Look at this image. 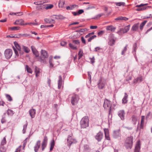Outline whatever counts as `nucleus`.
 <instances>
[{"label":"nucleus","mask_w":152,"mask_h":152,"mask_svg":"<svg viewBox=\"0 0 152 152\" xmlns=\"http://www.w3.org/2000/svg\"><path fill=\"white\" fill-rule=\"evenodd\" d=\"M80 125L81 128H85L89 126L88 117L85 116L83 117L80 121Z\"/></svg>","instance_id":"1"},{"label":"nucleus","mask_w":152,"mask_h":152,"mask_svg":"<svg viewBox=\"0 0 152 152\" xmlns=\"http://www.w3.org/2000/svg\"><path fill=\"white\" fill-rule=\"evenodd\" d=\"M133 138L132 137H127L125 141L124 146L127 149H131L132 146Z\"/></svg>","instance_id":"2"},{"label":"nucleus","mask_w":152,"mask_h":152,"mask_svg":"<svg viewBox=\"0 0 152 152\" xmlns=\"http://www.w3.org/2000/svg\"><path fill=\"white\" fill-rule=\"evenodd\" d=\"M45 3V2H44V1H39L35 2L34 3V4L37 5L36 7V8L37 10H40L45 9L46 4H43Z\"/></svg>","instance_id":"3"},{"label":"nucleus","mask_w":152,"mask_h":152,"mask_svg":"<svg viewBox=\"0 0 152 152\" xmlns=\"http://www.w3.org/2000/svg\"><path fill=\"white\" fill-rule=\"evenodd\" d=\"M77 142L76 140L71 135H69L67 139V144L69 148L72 144Z\"/></svg>","instance_id":"4"},{"label":"nucleus","mask_w":152,"mask_h":152,"mask_svg":"<svg viewBox=\"0 0 152 152\" xmlns=\"http://www.w3.org/2000/svg\"><path fill=\"white\" fill-rule=\"evenodd\" d=\"M14 44L15 48L14 47H13V49L16 55L18 56L19 55L18 53V51H17L16 49L18 50L20 53L21 50V48L20 46L16 42H14Z\"/></svg>","instance_id":"5"},{"label":"nucleus","mask_w":152,"mask_h":152,"mask_svg":"<svg viewBox=\"0 0 152 152\" xmlns=\"http://www.w3.org/2000/svg\"><path fill=\"white\" fill-rule=\"evenodd\" d=\"M41 55L42 57L39 58L38 60L42 63H44L45 61L43 60L42 58H47L48 57V53L45 50H42L41 51Z\"/></svg>","instance_id":"6"},{"label":"nucleus","mask_w":152,"mask_h":152,"mask_svg":"<svg viewBox=\"0 0 152 152\" xmlns=\"http://www.w3.org/2000/svg\"><path fill=\"white\" fill-rule=\"evenodd\" d=\"M5 57L7 59H10L12 54V49H8L6 50L4 52Z\"/></svg>","instance_id":"7"},{"label":"nucleus","mask_w":152,"mask_h":152,"mask_svg":"<svg viewBox=\"0 0 152 152\" xmlns=\"http://www.w3.org/2000/svg\"><path fill=\"white\" fill-rule=\"evenodd\" d=\"M103 107L105 109L109 110L110 111L111 107V102L107 99H105L104 101Z\"/></svg>","instance_id":"8"},{"label":"nucleus","mask_w":152,"mask_h":152,"mask_svg":"<svg viewBox=\"0 0 152 152\" xmlns=\"http://www.w3.org/2000/svg\"><path fill=\"white\" fill-rule=\"evenodd\" d=\"M79 99V97L77 95H74L72 97L71 101V103L73 105L76 104Z\"/></svg>","instance_id":"9"},{"label":"nucleus","mask_w":152,"mask_h":152,"mask_svg":"<svg viewBox=\"0 0 152 152\" xmlns=\"http://www.w3.org/2000/svg\"><path fill=\"white\" fill-rule=\"evenodd\" d=\"M148 4H141L140 5H137L135 6L136 7L139 8L137 9L136 10L137 11H141L145 10L148 7H145L144 6Z\"/></svg>","instance_id":"10"},{"label":"nucleus","mask_w":152,"mask_h":152,"mask_svg":"<svg viewBox=\"0 0 152 152\" xmlns=\"http://www.w3.org/2000/svg\"><path fill=\"white\" fill-rule=\"evenodd\" d=\"M121 132L120 129L114 130L113 133V137L115 138H118L121 136Z\"/></svg>","instance_id":"11"},{"label":"nucleus","mask_w":152,"mask_h":152,"mask_svg":"<svg viewBox=\"0 0 152 152\" xmlns=\"http://www.w3.org/2000/svg\"><path fill=\"white\" fill-rule=\"evenodd\" d=\"M105 84V81L102 80L101 79H100L98 83V88L100 89H103L104 87Z\"/></svg>","instance_id":"12"},{"label":"nucleus","mask_w":152,"mask_h":152,"mask_svg":"<svg viewBox=\"0 0 152 152\" xmlns=\"http://www.w3.org/2000/svg\"><path fill=\"white\" fill-rule=\"evenodd\" d=\"M125 113L124 110H120L118 112V115L121 120H124L125 119Z\"/></svg>","instance_id":"13"},{"label":"nucleus","mask_w":152,"mask_h":152,"mask_svg":"<svg viewBox=\"0 0 152 152\" xmlns=\"http://www.w3.org/2000/svg\"><path fill=\"white\" fill-rule=\"evenodd\" d=\"M48 141V138L46 136L44 137V140L42 143V150L43 151L46 147Z\"/></svg>","instance_id":"14"},{"label":"nucleus","mask_w":152,"mask_h":152,"mask_svg":"<svg viewBox=\"0 0 152 152\" xmlns=\"http://www.w3.org/2000/svg\"><path fill=\"white\" fill-rule=\"evenodd\" d=\"M41 142L40 140L37 141L36 144L34 147V151L35 152H37L39 149L40 148V146Z\"/></svg>","instance_id":"15"},{"label":"nucleus","mask_w":152,"mask_h":152,"mask_svg":"<svg viewBox=\"0 0 152 152\" xmlns=\"http://www.w3.org/2000/svg\"><path fill=\"white\" fill-rule=\"evenodd\" d=\"M102 132H99L95 136V138L98 141V142H99L102 139Z\"/></svg>","instance_id":"16"},{"label":"nucleus","mask_w":152,"mask_h":152,"mask_svg":"<svg viewBox=\"0 0 152 152\" xmlns=\"http://www.w3.org/2000/svg\"><path fill=\"white\" fill-rule=\"evenodd\" d=\"M115 37L113 34L112 35L109 41L108 44L110 46H113L115 44Z\"/></svg>","instance_id":"17"},{"label":"nucleus","mask_w":152,"mask_h":152,"mask_svg":"<svg viewBox=\"0 0 152 152\" xmlns=\"http://www.w3.org/2000/svg\"><path fill=\"white\" fill-rule=\"evenodd\" d=\"M139 23H137L134 24L132 26L131 29V31L133 32L137 31L139 28Z\"/></svg>","instance_id":"18"},{"label":"nucleus","mask_w":152,"mask_h":152,"mask_svg":"<svg viewBox=\"0 0 152 152\" xmlns=\"http://www.w3.org/2000/svg\"><path fill=\"white\" fill-rule=\"evenodd\" d=\"M31 48L33 53L35 56L36 57H37L39 56V53L36 49L34 46H32Z\"/></svg>","instance_id":"19"},{"label":"nucleus","mask_w":152,"mask_h":152,"mask_svg":"<svg viewBox=\"0 0 152 152\" xmlns=\"http://www.w3.org/2000/svg\"><path fill=\"white\" fill-rule=\"evenodd\" d=\"M62 80L61 76L60 75L58 77V89L61 88L62 84Z\"/></svg>","instance_id":"20"},{"label":"nucleus","mask_w":152,"mask_h":152,"mask_svg":"<svg viewBox=\"0 0 152 152\" xmlns=\"http://www.w3.org/2000/svg\"><path fill=\"white\" fill-rule=\"evenodd\" d=\"M140 142L139 141L137 142V143L136 144L134 152H140Z\"/></svg>","instance_id":"21"},{"label":"nucleus","mask_w":152,"mask_h":152,"mask_svg":"<svg viewBox=\"0 0 152 152\" xmlns=\"http://www.w3.org/2000/svg\"><path fill=\"white\" fill-rule=\"evenodd\" d=\"M116 28L113 26L110 25L106 27V29L107 31L114 32L115 31Z\"/></svg>","instance_id":"22"},{"label":"nucleus","mask_w":152,"mask_h":152,"mask_svg":"<svg viewBox=\"0 0 152 152\" xmlns=\"http://www.w3.org/2000/svg\"><path fill=\"white\" fill-rule=\"evenodd\" d=\"M24 21L22 19L17 20L14 22V24L16 25L23 26L24 25Z\"/></svg>","instance_id":"23"},{"label":"nucleus","mask_w":152,"mask_h":152,"mask_svg":"<svg viewBox=\"0 0 152 152\" xmlns=\"http://www.w3.org/2000/svg\"><path fill=\"white\" fill-rule=\"evenodd\" d=\"M130 25H128L125 26L124 28H121L123 33L124 34L127 32L129 30Z\"/></svg>","instance_id":"24"},{"label":"nucleus","mask_w":152,"mask_h":152,"mask_svg":"<svg viewBox=\"0 0 152 152\" xmlns=\"http://www.w3.org/2000/svg\"><path fill=\"white\" fill-rule=\"evenodd\" d=\"M35 113L36 110L34 109H31L29 111V113L31 118H33L34 117Z\"/></svg>","instance_id":"25"},{"label":"nucleus","mask_w":152,"mask_h":152,"mask_svg":"<svg viewBox=\"0 0 152 152\" xmlns=\"http://www.w3.org/2000/svg\"><path fill=\"white\" fill-rule=\"evenodd\" d=\"M35 73L36 77L39 76V75L40 69L37 66L35 67Z\"/></svg>","instance_id":"26"},{"label":"nucleus","mask_w":152,"mask_h":152,"mask_svg":"<svg viewBox=\"0 0 152 152\" xmlns=\"http://www.w3.org/2000/svg\"><path fill=\"white\" fill-rule=\"evenodd\" d=\"M44 21L46 23H55V21L51 19L45 18Z\"/></svg>","instance_id":"27"},{"label":"nucleus","mask_w":152,"mask_h":152,"mask_svg":"<svg viewBox=\"0 0 152 152\" xmlns=\"http://www.w3.org/2000/svg\"><path fill=\"white\" fill-rule=\"evenodd\" d=\"M142 81V78L141 77L137 78L135 79L134 81V83H140Z\"/></svg>","instance_id":"28"},{"label":"nucleus","mask_w":152,"mask_h":152,"mask_svg":"<svg viewBox=\"0 0 152 152\" xmlns=\"http://www.w3.org/2000/svg\"><path fill=\"white\" fill-rule=\"evenodd\" d=\"M128 97V95L126 93H125V95L122 99V103L125 104L127 102V99Z\"/></svg>","instance_id":"29"},{"label":"nucleus","mask_w":152,"mask_h":152,"mask_svg":"<svg viewBox=\"0 0 152 152\" xmlns=\"http://www.w3.org/2000/svg\"><path fill=\"white\" fill-rule=\"evenodd\" d=\"M132 120V122L134 124H136L137 117L135 115H133L131 117Z\"/></svg>","instance_id":"30"},{"label":"nucleus","mask_w":152,"mask_h":152,"mask_svg":"<svg viewBox=\"0 0 152 152\" xmlns=\"http://www.w3.org/2000/svg\"><path fill=\"white\" fill-rule=\"evenodd\" d=\"M25 69L27 71L28 73L32 74L33 71L29 67V66L27 65L26 66Z\"/></svg>","instance_id":"31"},{"label":"nucleus","mask_w":152,"mask_h":152,"mask_svg":"<svg viewBox=\"0 0 152 152\" xmlns=\"http://www.w3.org/2000/svg\"><path fill=\"white\" fill-rule=\"evenodd\" d=\"M55 145L54 141L53 140H51L50 143V151H51L53 150Z\"/></svg>","instance_id":"32"},{"label":"nucleus","mask_w":152,"mask_h":152,"mask_svg":"<svg viewBox=\"0 0 152 152\" xmlns=\"http://www.w3.org/2000/svg\"><path fill=\"white\" fill-rule=\"evenodd\" d=\"M14 113V112L12 110L10 109H8L7 111V114L9 116H12Z\"/></svg>","instance_id":"33"},{"label":"nucleus","mask_w":152,"mask_h":152,"mask_svg":"<svg viewBox=\"0 0 152 152\" xmlns=\"http://www.w3.org/2000/svg\"><path fill=\"white\" fill-rule=\"evenodd\" d=\"M23 50L26 53H29L30 51V49L27 47L23 46Z\"/></svg>","instance_id":"34"},{"label":"nucleus","mask_w":152,"mask_h":152,"mask_svg":"<svg viewBox=\"0 0 152 152\" xmlns=\"http://www.w3.org/2000/svg\"><path fill=\"white\" fill-rule=\"evenodd\" d=\"M147 22V21L146 20H145L140 25V28L141 30H142L143 29L144 26L145 25Z\"/></svg>","instance_id":"35"},{"label":"nucleus","mask_w":152,"mask_h":152,"mask_svg":"<svg viewBox=\"0 0 152 152\" xmlns=\"http://www.w3.org/2000/svg\"><path fill=\"white\" fill-rule=\"evenodd\" d=\"M65 4V1H60L59 2V6L60 7L63 8Z\"/></svg>","instance_id":"36"},{"label":"nucleus","mask_w":152,"mask_h":152,"mask_svg":"<svg viewBox=\"0 0 152 152\" xmlns=\"http://www.w3.org/2000/svg\"><path fill=\"white\" fill-rule=\"evenodd\" d=\"M5 115L6 113H4V115L2 116V118L1 120V122L2 124H4L6 122V120L5 119Z\"/></svg>","instance_id":"37"},{"label":"nucleus","mask_w":152,"mask_h":152,"mask_svg":"<svg viewBox=\"0 0 152 152\" xmlns=\"http://www.w3.org/2000/svg\"><path fill=\"white\" fill-rule=\"evenodd\" d=\"M69 45L70 48L72 49L76 50L77 49V48L76 46H75L71 43H69Z\"/></svg>","instance_id":"38"},{"label":"nucleus","mask_w":152,"mask_h":152,"mask_svg":"<svg viewBox=\"0 0 152 152\" xmlns=\"http://www.w3.org/2000/svg\"><path fill=\"white\" fill-rule=\"evenodd\" d=\"M116 5L118 6H124L125 5V3L124 2H115Z\"/></svg>","instance_id":"39"},{"label":"nucleus","mask_w":152,"mask_h":152,"mask_svg":"<svg viewBox=\"0 0 152 152\" xmlns=\"http://www.w3.org/2000/svg\"><path fill=\"white\" fill-rule=\"evenodd\" d=\"M137 47V44L136 43H135L133 45V53L134 54L135 53L136 50V48Z\"/></svg>","instance_id":"40"},{"label":"nucleus","mask_w":152,"mask_h":152,"mask_svg":"<svg viewBox=\"0 0 152 152\" xmlns=\"http://www.w3.org/2000/svg\"><path fill=\"white\" fill-rule=\"evenodd\" d=\"M5 96L8 101L10 102H11L12 101V99L10 95L8 94H6Z\"/></svg>","instance_id":"41"},{"label":"nucleus","mask_w":152,"mask_h":152,"mask_svg":"<svg viewBox=\"0 0 152 152\" xmlns=\"http://www.w3.org/2000/svg\"><path fill=\"white\" fill-rule=\"evenodd\" d=\"M6 143V140L5 137H4L3 139L2 140L1 143V146H3V145L5 144Z\"/></svg>","instance_id":"42"},{"label":"nucleus","mask_w":152,"mask_h":152,"mask_svg":"<svg viewBox=\"0 0 152 152\" xmlns=\"http://www.w3.org/2000/svg\"><path fill=\"white\" fill-rule=\"evenodd\" d=\"M27 121H26V123L23 126V133L24 134L26 132V131L27 128Z\"/></svg>","instance_id":"43"},{"label":"nucleus","mask_w":152,"mask_h":152,"mask_svg":"<svg viewBox=\"0 0 152 152\" xmlns=\"http://www.w3.org/2000/svg\"><path fill=\"white\" fill-rule=\"evenodd\" d=\"M53 5L51 4H46L45 9H50L53 7Z\"/></svg>","instance_id":"44"},{"label":"nucleus","mask_w":152,"mask_h":152,"mask_svg":"<svg viewBox=\"0 0 152 152\" xmlns=\"http://www.w3.org/2000/svg\"><path fill=\"white\" fill-rule=\"evenodd\" d=\"M20 27L18 26H14L11 27L10 28L12 30H17L19 29Z\"/></svg>","instance_id":"45"},{"label":"nucleus","mask_w":152,"mask_h":152,"mask_svg":"<svg viewBox=\"0 0 152 152\" xmlns=\"http://www.w3.org/2000/svg\"><path fill=\"white\" fill-rule=\"evenodd\" d=\"M144 124H140V125H138L137 127V131L140 130L141 129H143V126Z\"/></svg>","instance_id":"46"},{"label":"nucleus","mask_w":152,"mask_h":152,"mask_svg":"<svg viewBox=\"0 0 152 152\" xmlns=\"http://www.w3.org/2000/svg\"><path fill=\"white\" fill-rule=\"evenodd\" d=\"M127 45H126L124 47L123 50L121 54L122 55H124V53H125L126 52V51L127 48Z\"/></svg>","instance_id":"47"},{"label":"nucleus","mask_w":152,"mask_h":152,"mask_svg":"<svg viewBox=\"0 0 152 152\" xmlns=\"http://www.w3.org/2000/svg\"><path fill=\"white\" fill-rule=\"evenodd\" d=\"M6 148L3 146H1L0 148V152H5Z\"/></svg>","instance_id":"48"},{"label":"nucleus","mask_w":152,"mask_h":152,"mask_svg":"<svg viewBox=\"0 0 152 152\" xmlns=\"http://www.w3.org/2000/svg\"><path fill=\"white\" fill-rule=\"evenodd\" d=\"M78 59H80V58L83 56V52L82 51L80 50L79 52V53L78 54Z\"/></svg>","instance_id":"49"},{"label":"nucleus","mask_w":152,"mask_h":152,"mask_svg":"<svg viewBox=\"0 0 152 152\" xmlns=\"http://www.w3.org/2000/svg\"><path fill=\"white\" fill-rule=\"evenodd\" d=\"M96 36L95 35H94L93 36H92L91 37V36L89 38L88 40V42H91L92 40L94 39V38H96Z\"/></svg>","instance_id":"50"},{"label":"nucleus","mask_w":152,"mask_h":152,"mask_svg":"<svg viewBox=\"0 0 152 152\" xmlns=\"http://www.w3.org/2000/svg\"><path fill=\"white\" fill-rule=\"evenodd\" d=\"M49 63L50 64V67L52 68L53 66V65L52 62V60L51 59H50L49 61Z\"/></svg>","instance_id":"51"},{"label":"nucleus","mask_w":152,"mask_h":152,"mask_svg":"<svg viewBox=\"0 0 152 152\" xmlns=\"http://www.w3.org/2000/svg\"><path fill=\"white\" fill-rule=\"evenodd\" d=\"M145 120V117L144 116H142L141 117V121L140 124H144Z\"/></svg>","instance_id":"52"},{"label":"nucleus","mask_w":152,"mask_h":152,"mask_svg":"<svg viewBox=\"0 0 152 152\" xmlns=\"http://www.w3.org/2000/svg\"><path fill=\"white\" fill-rule=\"evenodd\" d=\"M101 48H100L99 47H96L94 49V51L95 52H98L99 50H101Z\"/></svg>","instance_id":"53"},{"label":"nucleus","mask_w":152,"mask_h":152,"mask_svg":"<svg viewBox=\"0 0 152 152\" xmlns=\"http://www.w3.org/2000/svg\"><path fill=\"white\" fill-rule=\"evenodd\" d=\"M104 131L105 134H109V130L107 129H104Z\"/></svg>","instance_id":"54"},{"label":"nucleus","mask_w":152,"mask_h":152,"mask_svg":"<svg viewBox=\"0 0 152 152\" xmlns=\"http://www.w3.org/2000/svg\"><path fill=\"white\" fill-rule=\"evenodd\" d=\"M117 33L119 35H122L123 34V32L122 31L121 28H120V30L117 32Z\"/></svg>","instance_id":"55"},{"label":"nucleus","mask_w":152,"mask_h":152,"mask_svg":"<svg viewBox=\"0 0 152 152\" xmlns=\"http://www.w3.org/2000/svg\"><path fill=\"white\" fill-rule=\"evenodd\" d=\"M73 42L76 44L78 45L80 44V42L79 40H73Z\"/></svg>","instance_id":"56"},{"label":"nucleus","mask_w":152,"mask_h":152,"mask_svg":"<svg viewBox=\"0 0 152 152\" xmlns=\"http://www.w3.org/2000/svg\"><path fill=\"white\" fill-rule=\"evenodd\" d=\"M21 147V145H20V146H19L18 148H17L16 149V151L15 152H20Z\"/></svg>","instance_id":"57"},{"label":"nucleus","mask_w":152,"mask_h":152,"mask_svg":"<svg viewBox=\"0 0 152 152\" xmlns=\"http://www.w3.org/2000/svg\"><path fill=\"white\" fill-rule=\"evenodd\" d=\"M84 12V10H79L77 12L78 15H80Z\"/></svg>","instance_id":"58"},{"label":"nucleus","mask_w":152,"mask_h":152,"mask_svg":"<svg viewBox=\"0 0 152 152\" xmlns=\"http://www.w3.org/2000/svg\"><path fill=\"white\" fill-rule=\"evenodd\" d=\"M115 20L117 21L122 20V16H120L115 18Z\"/></svg>","instance_id":"59"},{"label":"nucleus","mask_w":152,"mask_h":152,"mask_svg":"<svg viewBox=\"0 0 152 152\" xmlns=\"http://www.w3.org/2000/svg\"><path fill=\"white\" fill-rule=\"evenodd\" d=\"M73 6H73V5L71 7H70L69 6H67L66 7V9L68 10H72L73 9Z\"/></svg>","instance_id":"60"},{"label":"nucleus","mask_w":152,"mask_h":152,"mask_svg":"<svg viewBox=\"0 0 152 152\" xmlns=\"http://www.w3.org/2000/svg\"><path fill=\"white\" fill-rule=\"evenodd\" d=\"M20 35L21 37H28L29 36V34H20Z\"/></svg>","instance_id":"61"},{"label":"nucleus","mask_w":152,"mask_h":152,"mask_svg":"<svg viewBox=\"0 0 152 152\" xmlns=\"http://www.w3.org/2000/svg\"><path fill=\"white\" fill-rule=\"evenodd\" d=\"M66 42L64 41H62L61 43V45L62 46H64L66 45Z\"/></svg>","instance_id":"62"},{"label":"nucleus","mask_w":152,"mask_h":152,"mask_svg":"<svg viewBox=\"0 0 152 152\" xmlns=\"http://www.w3.org/2000/svg\"><path fill=\"white\" fill-rule=\"evenodd\" d=\"M106 139L108 140H110V137H109V134H105Z\"/></svg>","instance_id":"63"},{"label":"nucleus","mask_w":152,"mask_h":152,"mask_svg":"<svg viewBox=\"0 0 152 152\" xmlns=\"http://www.w3.org/2000/svg\"><path fill=\"white\" fill-rule=\"evenodd\" d=\"M81 41L82 43L85 44L86 43V41L84 38L83 37H81Z\"/></svg>","instance_id":"64"}]
</instances>
